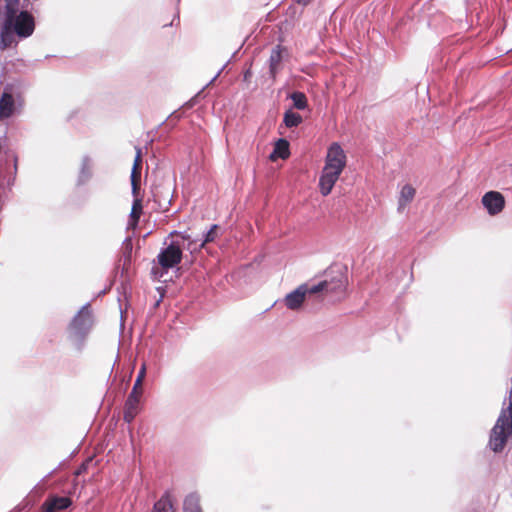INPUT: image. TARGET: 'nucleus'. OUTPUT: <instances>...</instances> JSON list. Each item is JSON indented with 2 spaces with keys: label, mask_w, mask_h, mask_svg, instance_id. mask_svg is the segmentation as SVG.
I'll return each mask as SVG.
<instances>
[{
  "label": "nucleus",
  "mask_w": 512,
  "mask_h": 512,
  "mask_svg": "<svg viewBox=\"0 0 512 512\" xmlns=\"http://www.w3.org/2000/svg\"><path fill=\"white\" fill-rule=\"evenodd\" d=\"M300 2H302L303 4H307L310 0H299Z\"/></svg>",
  "instance_id": "393cba45"
},
{
  "label": "nucleus",
  "mask_w": 512,
  "mask_h": 512,
  "mask_svg": "<svg viewBox=\"0 0 512 512\" xmlns=\"http://www.w3.org/2000/svg\"><path fill=\"white\" fill-rule=\"evenodd\" d=\"M152 512H175L172 499L165 493L153 506Z\"/></svg>",
  "instance_id": "f3484780"
},
{
  "label": "nucleus",
  "mask_w": 512,
  "mask_h": 512,
  "mask_svg": "<svg viewBox=\"0 0 512 512\" xmlns=\"http://www.w3.org/2000/svg\"><path fill=\"white\" fill-rule=\"evenodd\" d=\"M293 106L297 109H304L306 107V96L301 92H294L291 94Z\"/></svg>",
  "instance_id": "412c9836"
},
{
  "label": "nucleus",
  "mask_w": 512,
  "mask_h": 512,
  "mask_svg": "<svg viewBox=\"0 0 512 512\" xmlns=\"http://www.w3.org/2000/svg\"><path fill=\"white\" fill-rule=\"evenodd\" d=\"M217 229H218V226L217 225H213L209 231H207V233L205 234L204 236V239L202 240V242L204 243V245L206 243H209V242H212L215 240V238L217 237Z\"/></svg>",
  "instance_id": "5701e85b"
},
{
  "label": "nucleus",
  "mask_w": 512,
  "mask_h": 512,
  "mask_svg": "<svg viewBox=\"0 0 512 512\" xmlns=\"http://www.w3.org/2000/svg\"><path fill=\"white\" fill-rule=\"evenodd\" d=\"M347 157L343 148L337 143H332L327 150L325 164L319 178V190L323 196L331 193L344 168Z\"/></svg>",
  "instance_id": "7ed1b4c3"
},
{
  "label": "nucleus",
  "mask_w": 512,
  "mask_h": 512,
  "mask_svg": "<svg viewBox=\"0 0 512 512\" xmlns=\"http://www.w3.org/2000/svg\"><path fill=\"white\" fill-rule=\"evenodd\" d=\"M287 56V49L280 45H277L272 49L269 58V72L273 79H275L278 72L282 69V62Z\"/></svg>",
  "instance_id": "6e6552de"
},
{
  "label": "nucleus",
  "mask_w": 512,
  "mask_h": 512,
  "mask_svg": "<svg viewBox=\"0 0 512 512\" xmlns=\"http://www.w3.org/2000/svg\"><path fill=\"white\" fill-rule=\"evenodd\" d=\"M143 393L142 385H137L134 383L133 388L130 392V394L127 397L126 403L127 406H139L140 407V400Z\"/></svg>",
  "instance_id": "a211bd4d"
},
{
  "label": "nucleus",
  "mask_w": 512,
  "mask_h": 512,
  "mask_svg": "<svg viewBox=\"0 0 512 512\" xmlns=\"http://www.w3.org/2000/svg\"><path fill=\"white\" fill-rule=\"evenodd\" d=\"M508 435H512V378L509 393V406L502 409L490 435L489 445L494 452L503 449Z\"/></svg>",
  "instance_id": "39448f33"
},
{
  "label": "nucleus",
  "mask_w": 512,
  "mask_h": 512,
  "mask_svg": "<svg viewBox=\"0 0 512 512\" xmlns=\"http://www.w3.org/2000/svg\"><path fill=\"white\" fill-rule=\"evenodd\" d=\"M481 203L490 216L500 214L505 207L504 196L498 191L486 192L482 196Z\"/></svg>",
  "instance_id": "0eeeda50"
},
{
  "label": "nucleus",
  "mask_w": 512,
  "mask_h": 512,
  "mask_svg": "<svg viewBox=\"0 0 512 512\" xmlns=\"http://www.w3.org/2000/svg\"><path fill=\"white\" fill-rule=\"evenodd\" d=\"M180 236H181V241H180L181 251L183 249H186V250L190 251V253H194L204 247V243L202 242V240L191 239V237L185 233L181 234Z\"/></svg>",
  "instance_id": "dca6fc26"
},
{
  "label": "nucleus",
  "mask_w": 512,
  "mask_h": 512,
  "mask_svg": "<svg viewBox=\"0 0 512 512\" xmlns=\"http://www.w3.org/2000/svg\"><path fill=\"white\" fill-rule=\"evenodd\" d=\"M139 406H127V404H125V408H124V420L127 422V423H131L134 418L136 417V415L138 414L139 412Z\"/></svg>",
  "instance_id": "4be33fe9"
},
{
  "label": "nucleus",
  "mask_w": 512,
  "mask_h": 512,
  "mask_svg": "<svg viewBox=\"0 0 512 512\" xmlns=\"http://www.w3.org/2000/svg\"><path fill=\"white\" fill-rule=\"evenodd\" d=\"M16 109L13 96L8 92H4L0 99V121L13 116Z\"/></svg>",
  "instance_id": "9d476101"
},
{
  "label": "nucleus",
  "mask_w": 512,
  "mask_h": 512,
  "mask_svg": "<svg viewBox=\"0 0 512 512\" xmlns=\"http://www.w3.org/2000/svg\"><path fill=\"white\" fill-rule=\"evenodd\" d=\"M19 0H5L6 18L0 31V47L2 49L16 45V36L27 38L35 29L34 17L27 11L16 14Z\"/></svg>",
  "instance_id": "f257e3e1"
},
{
  "label": "nucleus",
  "mask_w": 512,
  "mask_h": 512,
  "mask_svg": "<svg viewBox=\"0 0 512 512\" xmlns=\"http://www.w3.org/2000/svg\"><path fill=\"white\" fill-rule=\"evenodd\" d=\"M92 167L93 164L91 159L89 157H83L77 180L78 185H83L89 181L92 177Z\"/></svg>",
  "instance_id": "4468645a"
},
{
  "label": "nucleus",
  "mask_w": 512,
  "mask_h": 512,
  "mask_svg": "<svg viewBox=\"0 0 512 512\" xmlns=\"http://www.w3.org/2000/svg\"><path fill=\"white\" fill-rule=\"evenodd\" d=\"M142 158H141V149L136 147V156L134 159V164L131 171V186L133 195L136 194V191L139 189L138 179L140 177L139 169L141 167Z\"/></svg>",
  "instance_id": "f8f14e48"
},
{
  "label": "nucleus",
  "mask_w": 512,
  "mask_h": 512,
  "mask_svg": "<svg viewBox=\"0 0 512 512\" xmlns=\"http://www.w3.org/2000/svg\"><path fill=\"white\" fill-rule=\"evenodd\" d=\"M137 192H138V190L136 191V194L133 195L134 201H133V205H132V209H131V213H130V224L133 226L137 224V222L140 218V214L142 212V204H141V200L138 198Z\"/></svg>",
  "instance_id": "6ab92c4d"
},
{
  "label": "nucleus",
  "mask_w": 512,
  "mask_h": 512,
  "mask_svg": "<svg viewBox=\"0 0 512 512\" xmlns=\"http://www.w3.org/2000/svg\"><path fill=\"white\" fill-rule=\"evenodd\" d=\"M290 155L289 143L285 139H279L275 142L273 152L270 154V159L275 161L277 159H286Z\"/></svg>",
  "instance_id": "9b49d317"
},
{
  "label": "nucleus",
  "mask_w": 512,
  "mask_h": 512,
  "mask_svg": "<svg viewBox=\"0 0 512 512\" xmlns=\"http://www.w3.org/2000/svg\"><path fill=\"white\" fill-rule=\"evenodd\" d=\"M94 324L95 318L91 305L86 303L73 316L66 329L67 341L75 351H83Z\"/></svg>",
  "instance_id": "20e7f679"
},
{
  "label": "nucleus",
  "mask_w": 512,
  "mask_h": 512,
  "mask_svg": "<svg viewBox=\"0 0 512 512\" xmlns=\"http://www.w3.org/2000/svg\"><path fill=\"white\" fill-rule=\"evenodd\" d=\"M145 375H146V365L143 364L138 372V375L136 377V380H135V383H136V386L137 385H142V382L145 378Z\"/></svg>",
  "instance_id": "b1692460"
},
{
  "label": "nucleus",
  "mask_w": 512,
  "mask_h": 512,
  "mask_svg": "<svg viewBox=\"0 0 512 512\" xmlns=\"http://www.w3.org/2000/svg\"><path fill=\"white\" fill-rule=\"evenodd\" d=\"M415 193V189L409 184H406L402 187L398 199L399 212L403 211L405 207L414 199Z\"/></svg>",
  "instance_id": "ddd939ff"
},
{
  "label": "nucleus",
  "mask_w": 512,
  "mask_h": 512,
  "mask_svg": "<svg viewBox=\"0 0 512 512\" xmlns=\"http://www.w3.org/2000/svg\"><path fill=\"white\" fill-rule=\"evenodd\" d=\"M347 285V279L339 274L331 280H323L317 284H301L295 290L288 293L283 302L289 310H299L305 301L307 295L324 292L329 295H340L344 292Z\"/></svg>",
  "instance_id": "f03ea898"
},
{
  "label": "nucleus",
  "mask_w": 512,
  "mask_h": 512,
  "mask_svg": "<svg viewBox=\"0 0 512 512\" xmlns=\"http://www.w3.org/2000/svg\"><path fill=\"white\" fill-rule=\"evenodd\" d=\"M183 512H203L200 506V496L197 493L193 492L185 497Z\"/></svg>",
  "instance_id": "2eb2a0df"
},
{
  "label": "nucleus",
  "mask_w": 512,
  "mask_h": 512,
  "mask_svg": "<svg viewBox=\"0 0 512 512\" xmlns=\"http://www.w3.org/2000/svg\"><path fill=\"white\" fill-rule=\"evenodd\" d=\"M71 499L65 496H53L48 498L44 504V512H57L68 508L71 505Z\"/></svg>",
  "instance_id": "1a4fd4ad"
},
{
  "label": "nucleus",
  "mask_w": 512,
  "mask_h": 512,
  "mask_svg": "<svg viewBox=\"0 0 512 512\" xmlns=\"http://www.w3.org/2000/svg\"><path fill=\"white\" fill-rule=\"evenodd\" d=\"M302 121V117L294 112V111H287L284 116V123L288 128L296 127L298 126Z\"/></svg>",
  "instance_id": "aec40b11"
},
{
  "label": "nucleus",
  "mask_w": 512,
  "mask_h": 512,
  "mask_svg": "<svg viewBox=\"0 0 512 512\" xmlns=\"http://www.w3.org/2000/svg\"><path fill=\"white\" fill-rule=\"evenodd\" d=\"M157 259L163 269L173 268L179 264L182 259L180 241H172L166 248L160 251Z\"/></svg>",
  "instance_id": "423d86ee"
}]
</instances>
